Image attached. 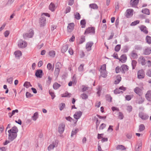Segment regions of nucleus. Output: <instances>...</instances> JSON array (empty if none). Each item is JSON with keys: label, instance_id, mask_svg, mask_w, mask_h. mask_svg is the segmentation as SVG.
I'll return each mask as SVG.
<instances>
[{"label": "nucleus", "instance_id": "1", "mask_svg": "<svg viewBox=\"0 0 151 151\" xmlns=\"http://www.w3.org/2000/svg\"><path fill=\"white\" fill-rule=\"evenodd\" d=\"M18 129L16 126H14L11 129L8 131L9 133L8 139L9 140H6L5 142L3 143L4 145H7L9 143V140L11 141H13L15 139L17 136V133Z\"/></svg>", "mask_w": 151, "mask_h": 151}, {"label": "nucleus", "instance_id": "2", "mask_svg": "<svg viewBox=\"0 0 151 151\" xmlns=\"http://www.w3.org/2000/svg\"><path fill=\"white\" fill-rule=\"evenodd\" d=\"M34 34L33 30L31 29L28 32V33L24 34L23 37L24 39H26L27 38H31L32 37Z\"/></svg>", "mask_w": 151, "mask_h": 151}, {"label": "nucleus", "instance_id": "3", "mask_svg": "<svg viewBox=\"0 0 151 151\" xmlns=\"http://www.w3.org/2000/svg\"><path fill=\"white\" fill-rule=\"evenodd\" d=\"M39 23L41 27L45 26L46 23V20L45 17L41 16L39 19Z\"/></svg>", "mask_w": 151, "mask_h": 151}, {"label": "nucleus", "instance_id": "4", "mask_svg": "<svg viewBox=\"0 0 151 151\" xmlns=\"http://www.w3.org/2000/svg\"><path fill=\"white\" fill-rule=\"evenodd\" d=\"M95 30L94 28L93 27H88L86 29L84 34H94L95 32Z\"/></svg>", "mask_w": 151, "mask_h": 151}, {"label": "nucleus", "instance_id": "5", "mask_svg": "<svg viewBox=\"0 0 151 151\" xmlns=\"http://www.w3.org/2000/svg\"><path fill=\"white\" fill-rule=\"evenodd\" d=\"M18 46L20 48H25L27 46V43L26 42L23 41L22 40H20L19 41Z\"/></svg>", "mask_w": 151, "mask_h": 151}, {"label": "nucleus", "instance_id": "6", "mask_svg": "<svg viewBox=\"0 0 151 151\" xmlns=\"http://www.w3.org/2000/svg\"><path fill=\"white\" fill-rule=\"evenodd\" d=\"M65 124L63 123H62L59 125L58 129L59 132L60 134H62L64 132L65 128Z\"/></svg>", "mask_w": 151, "mask_h": 151}, {"label": "nucleus", "instance_id": "7", "mask_svg": "<svg viewBox=\"0 0 151 151\" xmlns=\"http://www.w3.org/2000/svg\"><path fill=\"white\" fill-rule=\"evenodd\" d=\"M144 72L143 70H139L137 73V78L139 79L143 78L145 77Z\"/></svg>", "mask_w": 151, "mask_h": 151}, {"label": "nucleus", "instance_id": "8", "mask_svg": "<svg viewBox=\"0 0 151 151\" xmlns=\"http://www.w3.org/2000/svg\"><path fill=\"white\" fill-rule=\"evenodd\" d=\"M82 115V112L81 111L76 112L74 115V118L77 120L76 122H77L78 119H79Z\"/></svg>", "mask_w": 151, "mask_h": 151}, {"label": "nucleus", "instance_id": "9", "mask_svg": "<svg viewBox=\"0 0 151 151\" xmlns=\"http://www.w3.org/2000/svg\"><path fill=\"white\" fill-rule=\"evenodd\" d=\"M133 10L131 9H129L127 10L125 13V16L127 17H129L133 14Z\"/></svg>", "mask_w": 151, "mask_h": 151}, {"label": "nucleus", "instance_id": "10", "mask_svg": "<svg viewBox=\"0 0 151 151\" xmlns=\"http://www.w3.org/2000/svg\"><path fill=\"white\" fill-rule=\"evenodd\" d=\"M43 75V73L42 70L39 69L36 70L35 75L37 77L41 78Z\"/></svg>", "mask_w": 151, "mask_h": 151}, {"label": "nucleus", "instance_id": "11", "mask_svg": "<svg viewBox=\"0 0 151 151\" xmlns=\"http://www.w3.org/2000/svg\"><path fill=\"white\" fill-rule=\"evenodd\" d=\"M120 90H122L124 91L126 90V88L123 86L120 87L119 89H116L114 91V93L116 94L119 93H122L123 92L122 91H120Z\"/></svg>", "mask_w": 151, "mask_h": 151}, {"label": "nucleus", "instance_id": "12", "mask_svg": "<svg viewBox=\"0 0 151 151\" xmlns=\"http://www.w3.org/2000/svg\"><path fill=\"white\" fill-rule=\"evenodd\" d=\"M139 116L143 120L147 119L149 117L147 115L141 112L139 113Z\"/></svg>", "mask_w": 151, "mask_h": 151}, {"label": "nucleus", "instance_id": "13", "mask_svg": "<svg viewBox=\"0 0 151 151\" xmlns=\"http://www.w3.org/2000/svg\"><path fill=\"white\" fill-rule=\"evenodd\" d=\"M139 2V0H131L130 4L131 6L136 7Z\"/></svg>", "mask_w": 151, "mask_h": 151}, {"label": "nucleus", "instance_id": "14", "mask_svg": "<svg viewBox=\"0 0 151 151\" xmlns=\"http://www.w3.org/2000/svg\"><path fill=\"white\" fill-rule=\"evenodd\" d=\"M121 72L123 73H125L126 71H127L129 69L128 67L126 65H123L121 66Z\"/></svg>", "mask_w": 151, "mask_h": 151}, {"label": "nucleus", "instance_id": "15", "mask_svg": "<svg viewBox=\"0 0 151 151\" xmlns=\"http://www.w3.org/2000/svg\"><path fill=\"white\" fill-rule=\"evenodd\" d=\"M74 24L73 23H71L68 24L67 27V30L69 32H71L74 29Z\"/></svg>", "mask_w": 151, "mask_h": 151}, {"label": "nucleus", "instance_id": "16", "mask_svg": "<svg viewBox=\"0 0 151 151\" xmlns=\"http://www.w3.org/2000/svg\"><path fill=\"white\" fill-rule=\"evenodd\" d=\"M93 44V43L92 42H89L87 43L86 45V49L88 51H90L91 49V47Z\"/></svg>", "mask_w": 151, "mask_h": 151}, {"label": "nucleus", "instance_id": "17", "mask_svg": "<svg viewBox=\"0 0 151 151\" xmlns=\"http://www.w3.org/2000/svg\"><path fill=\"white\" fill-rule=\"evenodd\" d=\"M127 59V58L126 55L123 54L121 55L120 58L119 59L120 61L122 63H124L126 62Z\"/></svg>", "mask_w": 151, "mask_h": 151}, {"label": "nucleus", "instance_id": "18", "mask_svg": "<svg viewBox=\"0 0 151 151\" xmlns=\"http://www.w3.org/2000/svg\"><path fill=\"white\" fill-rule=\"evenodd\" d=\"M139 63H141L142 65H144L145 64V60L143 56L140 57L138 60Z\"/></svg>", "mask_w": 151, "mask_h": 151}, {"label": "nucleus", "instance_id": "19", "mask_svg": "<svg viewBox=\"0 0 151 151\" xmlns=\"http://www.w3.org/2000/svg\"><path fill=\"white\" fill-rule=\"evenodd\" d=\"M134 92L140 96L142 94V90L138 87H136L134 89Z\"/></svg>", "mask_w": 151, "mask_h": 151}, {"label": "nucleus", "instance_id": "20", "mask_svg": "<svg viewBox=\"0 0 151 151\" xmlns=\"http://www.w3.org/2000/svg\"><path fill=\"white\" fill-rule=\"evenodd\" d=\"M145 97L146 99L149 101H151V91H149L146 94Z\"/></svg>", "mask_w": 151, "mask_h": 151}, {"label": "nucleus", "instance_id": "21", "mask_svg": "<svg viewBox=\"0 0 151 151\" xmlns=\"http://www.w3.org/2000/svg\"><path fill=\"white\" fill-rule=\"evenodd\" d=\"M140 30L143 32L147 34L148 33V31L146 27L144 25H142L139 27Z\"/></svg>", "mask_w": 151, "mask_h": 151}, {"label": "nucleus", "instance_id": "22", "mask_svg": "<svg viewBox=\"0 0 151 151\" xmlns=\"http://www.w3.org/2000/svg\"><path fill=\"white\" fill-rule=\"evenodd\" d=\"M49 9L52 12H54L55 9V5L53 3H51L50 4L49 6Z\"/></svg>", "mask_w": 151, "mask_h": 151}, {"label": "nucleus", "instance_id": "23", "mask_svg": "<svg viewBox=\"0 0 151 151\" xmlns=\"http://www.w3.org/2000/svg\"><path fill=\"white\" fill-rule=\"evenodd\" d=\"M68 48V46L67 45H63L61 49V51L62 53H64L66 52Z\"/></svg>", "mask_w": 151, "mask_h": 151}, {"label": "nucleus", "instance_id": "24", "mask_svg": "<svg viewBox=\"0 0 151 151\" xmlns=\"http://www.w3.org/2000/svg\"><path fill=\"white\" fill-rule=\"evenodd\" d=\"M101 76L104 77L106 78L107 76V72L106 70H102L100 71Z\"/></svg>", "mask_w": 151, "mask_h": 151}, {"label": "nucleus", "instance_id": "25", "mask_svg": "<svg viewBox=\"0 0 151 151\" xmlns=\"http://www.w3.org/2000/svg\"><path fill=\"white\" fill-rule=\"evenodd\" d=\"M151 53V50L149 48L145 49L144 52V54L145 55H148Z\"/></svg>", "mask_w": 151, "mask_h": 151}, {"label": "nucleus", "instance_id": "26", "mask_svg": "<svg viewBox=\"0 0 151 151\" xmlns=\"http://www.w3.org/2000/svg\"><path fill=\"white\" fill-rule=\"evenodd\" d=\"M60 69L58 68H55L54 72V76L56 78H57L60 72Z\"/></svg>", "mask_w": 151, "mask_h": 151}, {"label": "nucleus", "instance_id": "27", "mask_svg": "<svg viewBox=\"0 0 151 151\" xmlns=\"http://www.w3.org/2000/svg\"><path fill=\"white\" fill-rule=\"evenodd\" d=\"M116 149L117 150H125L126 149V148L123 145H118L116 146Z\"/></svg>", "mask_w": 151, "mask_h": 151}, {"label": "nucleus", "instance_id": "28", "mask_svg": "<svg viewBox=\"0 0 151 151\" xmlns=\"http://www.w3.org/2000/svg\"><path fill=\"white\" fill-rule=\"evenodd\" d=\"M38 113L37 112H36L32 116V119L34 121H36L38 118Z\"/></svg>", "mask_w": 151, "mask_h": 151}, {"label": "nucleus", "instance_id": "29", "mask_svg": "<svg viewBox=\"0 0 151 151\" xmlns=\"http://www.w3.org/2000/svg\"><path fill=\"white\" fill-rule=\"evenodd\" d=\"M131 56L134 59H136L137 58V55L134 50H133L132 52L131 53Z\"/></svg>", "mask_w": 151, "mask_h": 151}, {"label": "nucleus", "instance_id": "30", "mask_svg": "<svg viewBox=\"0 0 151 151\" xmlns=\"http://www.w3.org/2000/svg\"><path fill=\"white\" fill-rule=\"evenodd\" d=\"M15 57L16 58H19L21 55L22 53L20 51H17L15 52L14 53Z\"/></svg>", "mask_w": 151, "mask_h": 151}, {"label": "nucleus", "instance_id": "31", "mask_svg": "<svg viewBox=\"0 0 151 151\" xmlns=\"http://www.w3.org/2000/svg\"><path fill=\"white\" fill-rule=\"evenodd\" d=\"M79 131V129L78 128L75 129L74 130H72L71 135V137H72L74 135H76Z\"/></svg>", "mask_w": 151, "mask_h": 151}, {"label": "nucleus", "instance_id": "32", "mask_svg": "<svg viewBox=\"0 0 151 151\" xmlns=\"http://www.w3.org/2000/svg\"><path fill=\"white\" fill-rule=\"evenodd\" d=\"M71 96V94L70 93H69L68 92H66L65 94H62L61 95V96L62 97H70Z\"/></svg>", "mask_w": 151, "mask_h": 151}, {"label": "nucleus", "instance_id": "33", "mask_svg": "<svg viewBox=\"0 0 151 151\" xmlns=\"http://www.w3.org/2000/svg\"><path fill=\"white\" fill-rule=\"evenodd\" d=\"M81 24L82 25V28H85L86 26V22L85 19H83L81 21Z\"/></svg>", "mask_w": 151, "mask_h": 151}, {"label": "nucleus", "instance_id": "34", "mask_svg": "<svg viewBox=\"0 0 151 151\" xmlns=\"http://www.w3.org/2000/svg\"><path fill=\"white\" fill-rule=\"evenodd\" d=\"M90 7L94 9H97L98 8V6L97 5L95 4H92L89 5Z\"/></svg>", "mask_w": 151, "mask_h": 151}, {"label": "nucleus", "instance_id": "35", "mask_svg": "<svg viewBox=\"0 0 151 151\" xmlns=\"http://www.w3.org/2000/svg\"><path fill=\"white\" fill-rule=\"evenodd\" d=\"M146 42L149 44L151 43V37L148 36H147L146 37Z\"/></svg>", "mask_w": 151, "mask_h": 151}, {"label": "nucleus", "instance_id": "36", "mask_svg": "<svg viewBox=\"0 0 151 151\" xmlns=\"http://www.w3.org/2000/svg\"><path fill=\"white\" fill-rule=\"evenodd\" d=\"M75 18L77 20L81 18V15L78 12H76L74 14Z\"/></svg>", "mask_w": 151, "mask_h": 151}, {"label": "nucleus", "instance_id": "37", "mask_svg": "<svg viewBox=\"0 0 151 151\" xmlns=\"http://www.w3.org/2000/svg\"><path fill=\"white\" fill-rule=\"evenodd\" d=\"M142 13L148 15H149L150 14L149 10L147 9H144L142 10Z\"/></svg>", "mask_w": 151, "mask_h": 151}, {"label": "nucleus", "instance_id": "38", "mask_svg": "<svg viewBox=\"0 0 151 151\" xmlns=\"http://www.w3.org/2000/svg\"><path fill=\"white\" fill-rule=\"evenodd\" d=\"M85 41V37L83 35L81 36L79 44H81Z\"/></svg>", "mask_w": 151, "mask_h": 151}, {"label": "nucleus", "instance_id": "39", "mask_svg": "<svg viewBox=\"0 0 151 151\" xmlns=\"http://www.w3.org/2000/svg\"><path fill=\"white\" fill-rule=\"evenodd\" d=\"M106 100L109 101L111 102L112 101V98L109 95H106Z\"/></svg>", "mask_w": 151, "mask_h": 151}, {"label": "nucleus", "instance_id": "40", "mask_svg": "<svg viewBox=\"0 0 151 151\" xmlns=\"http://www.w3.org/2000/svg\"><path fill=\"white\" fill-rule=\"evenodd\" d=\"M60 86V85L58 83H55L53 85V88L55 89H58Z\"/></svg>", "mask_w": 151, "mask_h": 151}, {"label": "nucleus", "instance_id": "41", "mask_svg": "<svg viewBox=\"0 0 151 151\" xmlns=\"http://www.w3.org/2000/svg\"><path fill=\"white\" fill-rule=\"evenodd\" d=\"M137 63V61L135 60H133L132 61V69H134Z\"/></svg>", "mask_w": 151, "mask_h": 151}, {"label": "nucleus", "instance_id": "42", "mask_svg": "<svg viewBox=\"0 0 151 151\" xmlns=\"http://www.w3.org/2000/svg\"><path fill=\"white\" fill-rule=\"evenodd\" d=\"M81 97L83 99H86L88 98V95L84 93L81 94Z\"/></svg>", "mask_w": 151, "mask_h": 151}, {"label": "nucleus", "instance_id": "43", "mask_svg": "<svg viewBox=\"0 0 151 151\" xmlns=\"http://www.w3.org/2000/svg\"><path fill=\"white\" fill-rule=\"evenodd\" d=\"M55 55V52L53 50H51L49 52V55L52 57H54Z\"/></svg>", "mask_w": 151, "mask_h": 151}, {"label": "nucleus", "instance_id": "44", "mask_svg": "<svg viewBox=\"0 0 151 151\" xmlns=\"http://www.w3.org/2000/svg\"><path fill=\"white\" fill-rule=\"evenodd\" d=\"M121 45H117L115 47V50L116 52H118L121 48Z\"/></svg>", "mask_w": 151, "mask_h": 151}, {"label": "nucleus", "instance_id": "45", "mask_svg": "<svg viewBox=\"0 0 151 151\" xmlns=\"http://www.w3.org/2000/svg\"><path fill=\"white\" fill-rule=\"evenodd\" d=\"M129 50V48L128 47L125 45L124 47L123 48L122 50L123 51V52L124 53L127 52H128Z\"/></svg>", "mask_w": 151, "mask_h": 151}, {"label": "nucleus", "instance_id": "46", "mask_svg": "<svg viewBox=\"0 0 151 151\" xmlns=\"http://www.w3.org/2000/svg\"><path fill=\"white\" fill-rule=\"evenodd\" d=\"M145 129V127L143 124H141L139 126V132H141L143 131Z\"/></svg>", "mask_w": 151, "mask_h": 151}, {"label": "nucleus", "instance_id": "47", "mask_svg": "<svg viewBox=\"0 0 151 151\" xmlns=\"http://www.w3.org/2000/svg\"><path fill=\"white\" fill-rule=\"evenodd\" d=\"M144 101V99L142 98V97H140L138 100V103L139 104L142 103Z\"/></svg>", "mask_w": 151, "mask_h": 151}, {"label": "nucleus", "instance_id": "48", "mask_svg": "<svg viewBox=\"0 0 151 151\" xmlns=\"http://www.w3.org/2000/svg\"><path fill=\"white\" fill-rule=\"evenodd\" d=\"M139 22V20H136L134 22H132L131 24V26H135L138 24Z\"/></svg>", "mask_w": 151, "mask_h": 151}, {"label": "nucleus", "instance_id": "49", "mask_svg": "<svg viewBox=\"0 0 151 151\" xmlns=\"http://www.w3.org/2000/svg\"><path fill=\"white\" fill-rule=\"evenodd\" d=\"M124 117L123 113L120 112H119L118 118L120 119H122Z\"/></svg>", "mask_w": 151, "mask_h": 151}, {"label": "nucleus", "instance_id": "50", "mask_svg": "<svg viewBox=\"0 0 151 151\" xmlns=\"http://www.w3.org/2000/svg\"><path fill=\"white\" fill-rule=\"evenodd\" d=\"M97 94L99 96H100V93L101 91V87L99 86L97 88Z\"/></svg>", "mask_w": 151, "mask_h": 151}, {"label": "nucleus", "instance_id": "51", "mask_svg": "<svg viewBox=\"0 0 151 151\" xmlns=\"http://www.w3.org/2000/svg\"><path fill=\"white\" fill-rule=\"evenodd\" d=\"M134 49L137 50H140L142 49V46L139 45H136L134 46Z\"/></svg>", "mask_w": 151, "mask_h": 151}, {"label": "nucleus", "instance_id": "52", "mask_svg": "<svg viewBox=\"0 0 151 151\" xmlns=\"http://www.w3.org/2000/svg\"><path fill=\"white\" fill-rule=\"evenodd\" d=\"M30 84V83L28 81H26L24 84V86L27 88L29 87V85Z\"/></svg>", "mask_w": 151, "mask_h": 151}, {"label": "nucleus", "instance_id": "53", "mask_svg": "<svg viewBox=\"0 0 151 151\" xmlns=\"http://www.w3.org/2000/svg\"><path fill=\"white\" fill-rule=\"evenodd\" d=\"M94 119L96 120V129H98V127L99 126V125L100 124V122H99L98 121V119L97 118H96V116H95L94 117Z\"/></svg>", "mask_w": 151, "mask_h": 151}, {"label": "nucleus", "instance_id": "54", "mask_svg": "<svg viewBox=\"0 0 151 151\" xmlns=\"http://www.w3.org/2000/svg\"><path fill=\"white\" fill-rule=\"evenodd\" d=\"M65 104L64 103H62L60 105V111L62 110L63 108L65 107Z\"/></svg>", "mask_w": 151, "mask_h": 151}, {"label": "nucleus", "instance_id": "55", "mask_svg": "<svg viewBox=\"0 0 151 151\" xmlns=\"http://www.w3.org/2000/svg\"><path fill=\"white\" fill-rule=\"evenodd\" d=\"M49 93L51 96L52 97V99H53L55 98V96L54 93L51 91L50 90L49 91Z\"/></svg>", "mask_w": 151, "mask_h": 151}, {"label": "nucleus", "instance_id": "56", "mask_svg": "<svg viewBox=\"0 0 151 151\" xmlns=\"http://www.w3.org/2000/svg\"><path fill=\"white\" fill-rule=\"evenodd\" d=\"M26 96L27 98H30L33 96V95H32L30 93L27 92L26 93Z\"/></svg>", "mask_w": 151, "mask_h": 151}, {"label": "nucleus", "instance_id": "57", "mask_svg": "<svg viewBox=\"0 0 151 151\" xmlns=\"http://www.w3.org/2000/svg\"><path fill=\"white\" fill-rule=\"evenodd\" d=\"M115 71L116 73H119L120 71L121 72V67L119 66L117 67L115 69Z\"/></svg>", "mask_w": 151, "mask_h": 151}, {"label": "nucleus", "instance_id": "58", "mask_svg": "<svg viewBox=\"0 0 151 151\" xmlns=\"http://www.w3.org/2000/svg\"><path fill=\"white\" fill-rule=\"evenodd\" d=\"M54 147L55 145H54L51 144L49 146L48 148V150L49 151L50 150H51L53 149L54 148Z\"/></svg>", "mask_w": 151, "mask_h": 151}, {"label": "nucleus", "instance_id": "59", "mask_svg": "<svg viewBox=\"0 0 151 151\" xmlns=\"http://www.w3.org/2000/svg\"><path fill=\"white\" fill-rule=\"evenodd\" d=\"M83 64H81L78 68V70L80 71H82L83 70Z\"/></svg>", "mask_w": 151, "mask_h": 151}, {"label": "nucleus", "instance_id": "60", "mask_svg": "<svg viewBox=\"0 0 151 151\" xmlns=\"http://www.w3.org/2000/svg\"><path fill=\"white\" fill-rule=\"evenodd\" d=\"M70 7L69 6H68L66 8L65 13L66 14L68 12H70Z\"/></svg>", "mask_w": 151, "mask_h": 151}, {"label": "nucleus", "instance_id": "61", "mask_svg": "<svg viewBox=\"0 0 151 151\" xmlns=\"http://www.w3.org/2000/svg\"><path fill=\"white\" fill-rule=\"evenodd\" d=\"M10 33L9 31L6 30L4 33V35L5 37H7L9 35Z\"/></svg>", "mask_w": 151, "mask_h": 151}, {"label": "nucleus", "instance_id": "62", "mask_svg": "<svg viewBox=\"0 0 151 151\" xmlns=\"http://www.w3.org/2000/svg\"><path fill=\"white\" fill-rule=\"evenodd\" d=\"M62 67V64L60 62H57L56 64V68H61Z\"/></svg>", "mask_w": 151, "mask_h": 151}, {"label": "nucleus", "instance_id": "63", "mask_svg": "<svg viewBox=\"0 0 151 151\" xmlns=\"http://www.w3.org/2000/svg\"><path fill=\"white\" fill-rule=\"evenodd\" d=\"M132 109V107L131 106H129L127 107V110L129 112H131Z\"/></svg>", "mask_w": 151, "mask_h": 151}, {"label": "nucleus", "instance_id": "64", "mask_svg": "<svg viewBox=\"0 0 151 151\" xmlns=\"http://www.w3.org/2000/svg\"><path fill=\"white\" fill-rule=\"evenodd\" d=\"M106 124L104 123H103L100 125L99 127V129H102L105 128V127H106Z\"/></svg>", "mask_w": 151, "mask_h": 151}]
</instances>
